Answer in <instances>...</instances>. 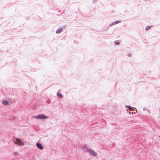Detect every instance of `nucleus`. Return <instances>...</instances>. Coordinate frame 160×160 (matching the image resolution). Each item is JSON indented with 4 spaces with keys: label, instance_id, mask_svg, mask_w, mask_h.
Instances as JSON below:
<instances>
[{
    "label": "nucleus",
    "instance_id": "6e6552de",
    "mask_svg": "<svg viewBox=\"0 0 160 160\" xmlns=\"http://www.w3.org/2000/svg\"><path fill=\"white\" fill-rule=\"evenodd\" d=\"M153 26L152 25H151V26H147L146 27L145 30L146 31H148L149 30L150 28H151Z\"/></svg>",
    "mask_w": 160,
    "mask_h": 160
},
{
    "label": "nucleus",
    "instance_id": "f257e3e1",
    "mask_svg": "<svg viewBox=\"0 0 160 160\" xmlns=\"http://www.w3.org/2000/svg\"><path fill=\"white\" fill-rule=\"evenodd\" d=\"M34 118L37 119H45L48 118V117L43 114H40L35 116Z\"/></svg>",
    "mask_w": 160,
    "mask_h": 160
},
{
    "label": "nucleus",
    "instance_id": "20e7f679",
    "mask_svg": "<svg viewBox=\"0 0 160 160\" xmlns=\"http://www.w3.org/2000/svg\"><path fill=\"white\" fill-rule=\"evenodd\" d=\"M36 145L38 148L41 150L43 149V147L42 146L41 144L39 143V142H38L36 143Z\"/></svg>",
    "mask_w": 160,
    "mask_h": 160
},
{
    "label": "nucleus",
    "instance_id": "aec40b11",
    "mask_svg": "<svg viewBox=\"0 0 160 160\" xmlns=\"http://www.w3.org/2000/svg\"><path fill=\"white\" fill-rule=\"evenodd\" d=\"M150 0H145V1H149Z\"/></svg>",
    "mask_w": 160,
    "mask_h": 160
},
{
    "label": "nucleus",
    "instance_id": "a211bd4d",
    "mask_svg": "<svg viewBox=\"0 0 160 160\" xmlns=\"http://www.w3.org/2000/svg\"><path fill=\"white\" fill-rule=\"evenodd\" d=\"M109 29V27H107V28L106 29L105 31H108Z\"/></svg>",
    "mask_w": 160,
    "mask_h": 160
},
{
    "label": "nucleus",
    "instance_id": "f3484780",
    "mask_svg": "<svg viewBox=\"0 0 160 160\" xmlns=\"http://www.w3.org/2000/svg\"><path fill=\"white\" fill-rule=\"evenodd\" d=\"M97 1V0H93L92 1L93 3L96 2Z\"/></svg>",
    "mask_w": 160,
    "mask_h": 160
},
{
    "label": "nucleus",
    "instance_id": "1a4fd4ad",
    "mask_svg": "<svg viewBox=\"0 0 160 160\" xmlns=\"http://www.w3.org/2000/svg\"><path fill=\"white\" fill-rule=\"evenodd\" d=\"M125 107L129 109L130 110H132V111L133 110H132L133 108H132V107L131 106H130L129 105H126Z\"/></svg>",
    "mask_w": 160,
    "mask_h": 160
},
{
    "label": "nucleus",
    "instance_id": "7ed1b4c3",
    "mask_svg": "<svg viewBox=\"0 0 160 160\" xmlns=\"http://www.w3.org/2000/svg\"><path fill=\"white\" fill-rule=\"evenodd\" d=\"M87 144H84L83 146H82V147L81 148V149L84 150L85 152H88V151L87 150L88 149H88L87 147Z\"/></svg>",
    "mask_w": 160,
    "mask_h": 160
},
{
    "label": "nucleus",
    "instance_id": "6ab92c4d",
    "mask_svg": "<svg viewBox=\"0 0 160 160\" xmlns=\"http://www.w3.org/2000/svg\"><path fill=\"white\" fill-rule=\"evenodd\" d=\"M50 102V100H48V101H47V103H49Z\"/></svg>",
    "mask_w": 160,
    "mask_h": 160
},
{
    "label": "nucleus",
    "instance_id": "9d476101",
    "mask_svg": "<svg viewBox=\"0 0 160 160\" xmlns=\"http://www.w3.org/2000/svg\"><path fill=\"white\" fill-rule=\"evenodd\" d=\"M57 96L60 98H62L63 96L62 93L58 92L57 94Z\"/></svg>",
    "mask_w": 160,
    "mask_h": 160
},
{
    "label": "nucleus",
    "instance_id": "ddd939ff",
    "mask_svg": "<svg viewBox=\"0 0 160 160\" xmlns=\"http://www.w3.org/2000/svg\"><path fill=\"white\" fill-rule=\"evenodd\" d=\"M18 144L21 146H22L24 145V143L21 141L19 143H18Z\"/></svg>",
    "mask_w": 160,
    "mask_h": 160
},
{
    "label": "nucleus",
    "instance_id": "39448f33",
    "mask_svg": "<svg viewBox=\"0 0 160 160\" xmlns=\"http://www.w3.org/2000/svg\"><path fill=\"white\" fill-rule=\"evenodd\" d=\"M120 22H121L120 21H116L114 22H112L110 24H109V27H111L114 25L117 24Z\"/></svg>",
    "mask_w": 160,
    "mask_h": 160
},
{
    "label": "nucleus",
    "instance_id": "dca6fc26",
    "mask_svg": "<svg viewBox=\"0 0 160 160\" xmlns=\"http://www.w3.org/2000/svg\"><path fill=\"white\" fill-rule=\"evenodd\" d=\"M132 56V55L130 53H129L128 54V56L129 57H131Z\"/></svg>",
    "mask_w": 160,
    "mask_h": 160
},
{
    "label": "nucleus",
    "instance_id": "f03ea898",
    "mask_svg": "<svg viewBox=\"0 0 160 160\" xmlns=\"http://www.w3.org/2000/svg\"><path fill=\"white\" fill-rule=\"evenodd\" d=\"M87 150L89 152V154L90 155H92L93 156H96L97 155V152H94V151L90 149H88Z\"/></svg>",
    "mask_w": 160,
    "mask_h": 160
},
{
    "label": "nucleus",
    "instance_id": "423d86ee",
    "mask_svg": "<svg viewBox=\"0 0 160 160\" xmlns=\"http://www.w3.org/2000/svg\"><path fill=\"white\" fill-rule=\"evenodd\" d=\"M2 103L5 105H9V103L8 101L6 100H3L2 102Z\"/></svg>",
    "mask_w": 160,
    "mask_h": 160
},
{
    "label": "nucleus",
    "instance_id": "9b49d317",
    "mask_svg": "<svg viewBox=\"0 0 160 160\" xmlns=\"http://www.w3.org/2000/svg\"><path fill=\"white\" fill-rule=\"evenodd\" d=\"M143 110L144 111H147V112L149 113H150V111L148 109H147L146 108H143Z\"/></svg>",
    "mask_w": 160,
    "mask_h": 160
},
{
    "label": "nucleus",
    "instance_id": "f8f14e48",
    "mask_svg": "<svg viewBox=\"0 0 160 160\" xmlns=\"http://www.w3.org/2000/svg\"><path fill=\"white\" fill-rule=\"evenodd\" d=\"M114 43H115L116 44L119 45L120 44V42L118 41H116L114 42Z\"/></svg>",
    "mask_w": 160,
    "mask_h": 160
},
{
    "label": "nucleus",
    "instance_id": "4468645a",
    "mask_svg": "<svg viewBox=\"0 0 160 160\" xmlns=\"http://www.w3.org/2000/svg\"><path fill=\"white\" fill-rule=\"evenodd\" d=\"M16 141L18 143H19L21 141V140L18 138H17L16 139Z\"/></svg>",
    "mask_w": 160,
    "mask_h": 160
},
{
    "label": "nucleus",
    "instance_id": "2eb2a0df",
    "mask_svg": "<svg viewBox=\"0 0 160 160\" xmlns=\"http://www.w3.org/2000/svg\"><path fill=\"white\" fill-rule=\"evenodd\" d=\"M13 154L14 155H16V156H17V155H18V152H13Z\"/></svg>",
    "mask_w": 160,
    "mask_h": 160
},
{
    "label": "nucleus",
    "instance_id": "0eeeda50",
    "mask_svg": "<svg viewBox=\"0 0 160 160\" xmlns=\"http://www.w3.org/2000/svg\"><path fill=\"white\" fill-rule=\"evenodd\" d=\"M62 30V29L61 28H59L56 31V33H60Z\"/></svg>",
    "mask_w": 160,
    "mask_h": 160
},
{
    "label": "nucleus",
    "instance_id": "412c9836",
    "mask_svg": "<svg viewBox=\"0 0 160 160\" xmlns=\"http://www.w3.org/2000/svg\"><path fill=\"white\" fill-rule=\"evenodd\" d=\"M9 100H11V98H9Z\"/></svg>",
    "mask_w": 160,
    "mask_h": 160
}]
</instances>
